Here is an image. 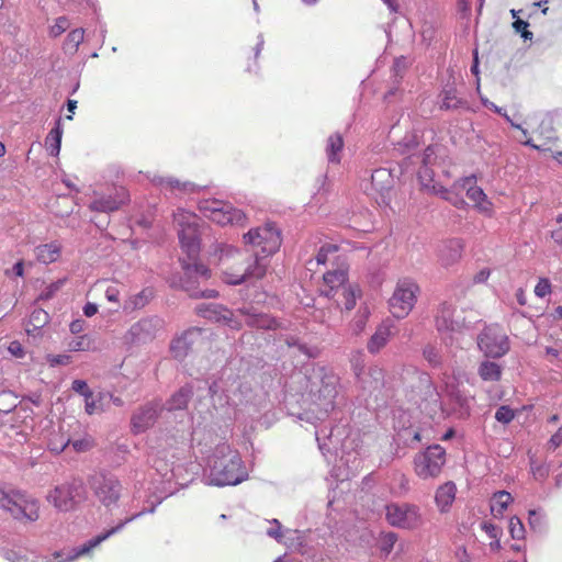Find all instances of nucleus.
I'll return each instance as SVG.
<instances>
[{"label": "nucleus", "instance_id": "f257e3e1", "mask_svg": "<svg viewBox=\"0 0 562 562\" xmlns=\"http://www.w3.org/2000/svg\"><path fill=\"white\" fill-rule=\"evenodd\" d=\"M173 220L178 226V235L181 248L188 255V260H181L186 278L182 280L181 284L183 290L187 291L189 295L194 299L216 297L218 295L217 291H199L191 281L193 277L203 278L205 280L211 277L210 269L196 261L200 252L198 215L193 212L183 209H178L177 212L173 214Z\"/></svg>", "mask_w": 562, "mask_h": 562}, {"label": "nucleus", "instance_id": "412c9836", "mask_svg": "<svg viewBox=\"0 0 562 562\" xmlns=\"http://www.w3.org/2000/svg\"><path fill=\"white\" fill-rule=\"evenodd\" d=\"M454 307L443 302L438 306L437 314L435 316V324L439 331H454L459 324L453 318Z\"/></svg>", "mask_w": 562, "mask_h": 562}, {"label": "nucleus", "instance_id": "393cba45", "mask_svg": "<svg viewBox=\"0 0 562 562\" xmlns=\"http://www.w3.org/2000/svg\"><path fill=\"white\" fill-rule=\"evenodd\" d=\"M361 296V290L357 284L345 286L344 290L336 296L333 297L340 308L345 311H351L355 308L357 299Z\"/></svg>", "mask_w": 562, "mask_h": 562}, {"label": "nucleus", "instance_id": "b1692460", "mask_svg": "<svg viewBox=\"0 0 562 562\" xmlns=\"http://www.w3.org/2000/svg\"><path fill=\"white\" fill-rule=\"evenodd\" d=\"M34 251L36 259L40 262L49 265L59 259L61 254V245L58 241H50L37 246Z\"/></svg>", "mask_w": 562, "mask_h": 562}, {"label": "nucleus", "instance_id": "4468645a", "mask_svg": "<svg viewBox=\"0 0 562 562\" xmlns=\"http://www.w3.org/2000/svg\"><path fill=\"white\" fill-rule=\"evenodd\" d=\"M164 322L157 316H149L134 323L125 334L131 344H146L154 340L162 329Z\"/></svg>", "mask_w": 562, "mask_h": 562}, {"label": "nucleus", "instance_id": "1a4fd4ad", "mask_svg": "<svg viewBox=\"0 0 562 562\" xmlns=\"http://www.w3.org/2000/svg\"><path fill=\"white\" fill-rule=\"evenodd\" d=\"M88 484L95 498L105 507L117 504L121 498L122 483L111 473H94L89 477Z\"/></svg>", "mask_w": 562, "mask_h": 562}, {"label": "nucleus", "instance_id": "4c0bfd02", "mask_svg": "<svg viewBox=\"0 0 562 562\" xmlns=\"http://www.w3.org/2000/svg\"><path fill=\"white\" fill-rule=\"evenodd\" d=\"M70 445V439L61 432L54 434L48 441V449L61 453Z\"/></svg>", "mask_w": 562, "mask_h": 562}, {"label": "nucleus", "instance_id": "a18cd8bd", "mask_svg": "<svg viewBox=\"0 0 562 562\" xmlns=\"http://www.w3.org/2000/svg\"><path fill=\"white\" fill-rule=\"evenodd\" d=\"M509 532L514 539H521L525 533L522 522L517 517H512L509 520Z\"/></svg>", "mask_w": 562, "mask_h": 562}, {"label": "nucleus", "instance_id": "a19ab883", "mask_svg": "<svg viewBox=\"0 0 562 562\" xmlns=\"http://www.w3.org/2000/svg\"><path fill=\"white\" fill-rule=\"evenodd\" d=\"M120 294H121V290L116 282L109 283L106 285V288L104 289L105 299L109 302L114 303L116 305H119V303H120Z\"/></svg>", "mask_w": 562, "mask_h": 562}, {"label": "nucleus", "instance_id": "f704fd0d", "mask_svg": "<svg viewBox=\"0 0 562 562\" xmlns=\"http://www.w3.org/2000/svg\"><path fill=\"white\" fill-rule=\"evenodd\" d=\"M166 186L175 193H193L206 186L196 184L190 181H180L179 179L168 178L165 181Z\"/></svg>", "mask_w": 562, "mask_h": 562}, {"label": "nucleus", "instance_id": "e433bc0d", "mask_svg": "<svg viewBox=\"0 0 562 562\" xmlns=\"http://www.w3.org/2000/svg\"><path fill=\"white\" fill-rule=\"evenodd\" d=\"M108 401V394L99 393L97 397L90 395L85 400V409L89 415L101 413L105 408V402Z\"/></svg>", "mask_w": 562, "mask_h": 562}, {"label": "nucleus", "instance_id": "0eeeda50", "mask_svg": "<svg viewBox=\"0 0 562 562\" xmlns=\"http://www.w3.org/2000/svg\"><path fill=\"white\" fill-rule=\"evenodd\" d=\"M199 209L205 217L222 226H245L247 224L246 214L229 202L215 199L204 200L200 203Z\"/></svg>", "mask_w": 562, "mask_h": 562}, {"label": "nucleus", "instance_id": "58836bf2", "mask_svg": "<svg viewBox=\"0 0 562 562\" xmlns=\"http://www.w3.org/2000/svg\"><path fill=\"white\" fill-rule=\"evenodd\" d=\"M201 329L200 328H192L190 330H187L183 333L181 337H179L172 345V349H184L188 347L189 344L193 342L194 338H198L201 336Z\"/></svg>", "mask_w": 562, "mask_h": 562}, {"label": "nucleus", "instance_id": "69168bd1", "mask_svg": "<svg viewBox=\"0 0 562 562\" xmlns=\"http://www.w3.org/2000/svg\"><path fill=\"white\" fill-rule=\"evenodd\" d=\"M491 276V270L487 269V268H484L482 270H480L473 278V281L475 283H483L485 281H487V279L490 278Z\"/></svg>", "mask_w": 562, "mask_h": 562}, {"label": "nucleus", "instance_id": "6e6d98bb", "mask_svg": "<svg viewBox=\"0 0 562 562\" xmlns=\"http://www.w3.org/2000/svg\"><path fill=\"white\" fill-rule=\"evenodd\" d=\"M425 389L426 394L428 395L429 400L437 405L439 403V393L437 392L436 387L432 385V383L429 380L425 381Z\"/></svg>", "mask_w": 562, "mask_h": 562}, {"label": "nucleus", "instance_id": "bb28decb", "mask_svg": "<svg viewBox=\"0 0 562 562\" xmlns=\"http://www.w3.org/2000/svg\"><path fill=\"white\" fill-rule=\"evenodd\" d=\"M345 142L339 133L329 135L326 142V155L330 164L339 165L341 161V153L344 150Z\"/></svg>", "mask_w": 562, "mask_h": 562}, {"label": "nucleus", "instance_id": "c9c22d12", "mask_svg": "<svg viewBox=\"0 0 562 562\" xmlns=\"http://www.w3.org/2000/svg\"><path fill=\"white\" fill-rule=\"evenodd\" d=\"M48 313L42 308L34 310L29 318L26 325V333L32 334L35 330L43 328L48 323Z\"/></svg>", "mask_w": 562, "mask_h": 562}, {"label": "nucleus", "instance_id": "864d4df0", "mask_svg": "<svg viewBox=\"0 0 562 562\" xmlns=\"http://www.w3.org/2000/svg\"><path fill=\"white\" fill-rule=\"evenodd\" d=\"M70 445L72 446L74 450L76 452H85L91 449L92 441L88 438L78 439L75 441H70Z\"/></svg>", "mask_w": 562, "mask_h": 562}, {"label": "nucleus", "instance_id": "052dcab7", "mask_svg": "<svg viewBox=\"0 0 562 562\" xmlns=\"http://www.w3.org/2000/svg\"><path fill=\"white\" fill-rule=\"evenodd\" d=\"M558 227L552 231L551 237L558 244L562 243V214H559L555 218Z\"/></svg>", "mask_w": 562, "mask_h": 562}, {"label": "nucleus", "instance_id": "680f3d73", "mask_svg": "<svg viewBox=\"0 0 562 562\" xmlns=\"http://www.w3.org/2000/svg\"><path fill=\"white\" fill-rule=\"evenodd\" d=\"M549 446L552 449H557L562 446V426L551 436Z\"/></svg>", "mask_w": 562, "mask_h": 562}, {"label": "nucleus", "instance_id": "ea45409f", "mask_svg": "<svg viewBox=\"0 0 562 562\" xmlns=\"http://www.w3.org/2000/svg\"><path fill=\"white\" fill-rule=\"evenodd\" d=\"M533 291L537 297L543 299L551 294L552 284L548 278H539Z\"/></svg>", "mask_w": 562, "mask_h": 562}, {"label": "nucleus", "instance_id": "13d9d810", "mask_svg": "<svg viewBox=\"0 0 562 562\" xmlns=\"http://www.w3.org/2000/svg\"><path fill=\"white\" fill-rule=\"evenodd\" d=\"M48 361L52 366H66L71 362V357L68 355L49 356Z\"/></svg>", "mask_w": 562, "mask_h": 562}, {"label": "nucleus", "instance_id": "aec40b11", "mask_svg": "<svg viewBox=\"0 0 562 562\" xmlns=\"http://www.w3.org/2000/svg\"><path fill=\"white\" fill-rule=\"evenodd\" d=\"M464 244L459 238L443 241L438 249L439 261L442 266L449 267L462 257Z\"/></svg>", "mask_w": 562, "mask_h": 562}, {"label": "nucleus", "instance_id": "49530a36", "mask_svg": "<svg viewBox=\"0 0 562 562\" xmlns=\"http://www.w3.org/2000/svg\"><path fill=\"white\" fill-rule=\"evenodd\" d=\"M338 251V247L336 245L326 244L321 247L316 255V261L318 265H324L327 261V257L329 254Z\"/></svg>", "mask_w": 562, "mask_h": 562}, {"label": "nucleus", "instance_id": "c85d7f7f", "mask_svg": "<svg viewBox=\"0 0 562 562\" xmlns=\"http://www.w3.org/2000/svg\"><path fill=\"white\" fill-rule=\"evenodd\" d=\"M502 367L493 361H482L477 368V374L483 381L498 382L502 378Z\"/></svg>", "mask_w": 562, "mask_h": 562}, {"label": "nucleus", "instance_id": "7ed1b4c3", "mask_svg": "<svg viewBox=\"0 0 562 562\" xmlns=\"http://www.w3.org/2000/svg\"><path fill=\"white\" fill-rule=\"evenodd\" d=\"M512 126L520 132V136L517 137L520 144L539 151H551L554 159L562 161V150H555L559 137L552 114H533L528 116L522 124L512 122Z\"/></svg>", "mask_w": 562, "mask_h": 562}, {"label": "nucleus", "instance_id": "423d86ee", "mask_svg": "<svg viewBox=\"0 0 562 562\" xmlns=\"http://www.w3.org/2000/svg\"><path fill=\"white\" fill-rule=\"evenodd\" d=\"M419 293L420 289L416 281L411 278L400 279L387 301L390 313L397 319L407 317L413 311Z\"/></svg>", "mask_w": 562, "mask_h": 562}, {"label": "nucleus", "instance_id": "f03ea898", "mask_svg": "<svg viewBox=\"0 0 562 562\" xmlns=\"http://www.w3.org/2000/svg\"><path fill=\"white\" fill-rule=\"evenodd\" d=\"M217 263L223 280L234 285L249 279H261L268 269V263L263 261V258L229 245H223L218 248Z\"/></svg>", "mask_w": 562, "mask_h": 562}, {"label": "nucleus", "instance_id": "bf43d9fd", "mask_svg": "<svg viewBox=\"0 0 562 562\" xmlns=\"http://www.w3.org/2000/svg\"><path fill=\"white\" fill-rule=\"evenodd\" d=\"M482 101L485 106L490 108L495 113L503 115L510 124H512V122H515L506 112L503 111V108L497 106L495 103H493L486 99H482Z\"/></svg>", "mask_w": 562, "mask_h": 562}, {"label": "nucleus", "instance_id": "9b49d317", "mask_svg": "<svg viewBox=\"0 0 562 562\" xmlns=\"http://www.w3.org/2000/svg\"><path fill=\"white\" fill-rule=\"evenodd\" d=\"M477 345L486 357L501 358L509 351V339L499 326H488L479 336Z\"/></svg>", "mask_w": 562, "mask_h": 562}, {"label": "nucleus", "instance_id": "7c9ffc66", "mask_svg": "<svg viewBox=\"0 0 562 562\" xmlns=\"http://www.w3.org/2000/svg\"><path fill=\"white\" fill-rule=\"evenodd\" d=\"M193 391L190 386H183L176 392L168 401V409H184L191 400Z\"/></svg>", "mask_w": 562, "mask_h": 562}, {"label": "nucleus", "instance_id": "dca6fc26", "mask_svg": "<svg viewBox=\"0 0 562 562\" xmlns=\"http://www.w3.org/2000/svg\"><path fill=\"white\" fill-rule=\"evenodd\" d=\"M77 492L78 485L65 482L50 490L46 495V501L59 512H69L77 505Z\"/></svg>", "mask_w": 562, "mask_h": 562}, {"label": "nucleus", "instance_id": "c756f323", "mask_svg": "<svg viewBox=\"0 0 562 562\" xmlns=\"http://www.w3.org/2000/svg\"><path fill=\"white\" fill-rule=\"evenodd\" d=\"M154 297V291L150 288H145L135 295L130 296L124 303L125 311H135L146 306Z\"/></svg>", "mask_w": 562, "mask_h": 562}, {"label": "nucleus", "instance_id": "5701e85b", "mask_svg": "<svg viewBox=\"0 0 562 562\" xmlns=\"http://www.w3.org/2000/svg\"><path fill=\"white\" fill-rule=\"evenodd\" d=\"M392 335V324L390 322H384L378 326L375 333L371 336L368 341V350L371 353L379 352L389 341Z\"/></svg>", "mask_w": 562, "mask_h": 562}, {"label": "nucleus", "instance_id": "0e129e2a", "mask_svg": "<svg viewBox=\"0 0 562 562\" xmlns=\"http://www.w3.org/2000/svg\"><path fill=\"white\" fill-rule=\"evenodd\" d=\"M428 190L436 195H439L441 199H443L450 191V189H447L446 187L434 183L431 187L428 188Z\"/></svg>", "mask_w": 562, "mask_h": 562}, {"label": "nucleus", "instance_id": "a211bd4d", "mask_svg": "<svg viewBox=\"0 0 562 562\" xmlns=\"http://www.w3.org/2000/svg\"><path fill=\"white\" fill-rule=\"evenodd\" d=\"M159 415L157 404L149 403L139 407L132 416L131 425L134 434H142L150 428Z\"/></svg>", "mask_w": 562, "mask_h": 562}, {"label": "nucleus", "instance_id": "4d7b16f0", "mask_svg": "<svg viewBox=\"0 0 562 562\" xmlns=\"http://www.w3.org/2000/svg\"><path fill=\"white\" fill-rule=\"evenodd\" d=\"M8 351L16 357V358H23L24 357V349L20 341L13 340L9 344Z\"/></svg>", "mask_w": 562, "mask_h": 562}, {"label": "nucleus", "instance_id": "39448f33", "mask_svg": "<svg viewBox=\"0 0 562 562\" xmlns=\"http://www.w3.org/2000/svg\"><path fill=\"white\" fill-rule=\"evenodd\" d=\"M243 239L245 245L251 246L255 250L254 255L263 258V261L267 263V258L276 254L282 243L281 231L273 223H266L262 226L250 229L244 234Z\"/></svg>", "mask_w": 562, "mask_h": 562}, {"label": "nucleus", "instance_id": "8fccbe9b", "mask_svg": "<svg viewBox=\"0 0 562 562\" xmlns=\"http://www.w3.org/2000/svg\"><path fill=\"white\" fill-rule=\"evenodd\" d=\"M68 27V20L64 16L58 18L56 23L50 27V35L56 37L66 31Z\"/></svg>", "mask_w": 562, "mask_h": 562}, {"label": "nucleus", "instance_id": "de8ad7c7", "mask_svg": "<svg viewBox=\"0 0 562 562\" xmlns=\"http://www.w3.org/2000/svg\"><path fill=\"white\" fill-rule=\"evenodd\" d=\"M71 389L82 395L86 398H88L90 395H92L93 393L91 392V390L89 389L88 384L86 381L83 380H75L72 381V384H71Z\"/></svg>", "mask_w": 562, "mask_h": 562}, {"label": "nucleus", "instance_id": "4be33fe9", "mask_svg": "<svg viewBox=\"0 0 562 562\" xmlns=\"http://www.w3.org/2000/svg\"><path fill=\"white\" fill-rule=\"evenodd\" d=\"M457 487L453 482H446L440 485L435 494V502L441 513H446L454 502Z\"/></svg>", "mask_w": 562, "mask_h": 562}, {"label": "nucleus", "instance_id": "20e7f679", "mask_svg": "<svg viewBox=\"0 0 562 562\" xmlns=\"http://www.w3.org/2000/svg\"><path fill=\"white\" fill-rule=\"evenodd\" d=\"M0 507L13 519L30 524L40 519L41 504L34 496L20 491L0 487Z\"/></svg>", "mask_w": 562, "mask_h": 562}, {"label": "nucleus", "instance_id": "6ab92c4d", "mask_svg": "<svg viewBox=\"0 0 562 562\" xmlns=\"http://www.w3.org/2000/svg\"><path fill=\"white\" fill-rule=\"evenodd\" d=\"M351 284L352 283L348 282V272L346 269L330 270L323 276L322 293L329 299L336 297L345 286Z\"/></svg>", "mask_w": 562, "mask_h": 562}, {"label": "nucleus", "instance_id": "c03bdc74", "mask_svg": "<svg viewBox=\"0 0 562 562\" xmlns=\"http://www.w3.org/2000/svg\"><path fill=\"white\" fill-rule=\"evenodd\" d=\"M91 340L88 336H79L69 342L70 351H85L90 348Z\"/></svg>", "mask_w": 562, "mask_h": 562}, {"label": "nucleus", "instance_id": "72a5a7b5", "mask_svg": "<svg viewBox=\"0 0 562 562\" xmlns=\"http://www.w3.org/2000/svg\"><path fill=\"white\" fill-rule=\"evenodd\" d=\"M464 105V102L459 98L456 88L449 87L443 89L441 93V110H456Z\"/></svg>", "mask_w": 562, "mask_h": 562}, {"label": "nucleus", "instance_id": "37998d69", "mask_svg": "<svg viewBox=\"0 0 562 562\" xmlns=\"http://www.w3.org/2000/svg\"><path fill=\"white\" fill-rule=\"evenodd\" d=\"M423 355L431 366H439L441 362L439 350L431 345H428L424 348Z\"/></svg>", "mask_w": 562, "mask_h": 562}, {"label": "nucleus", "instance_id": "cd10ccee", "mask_svg": "<svg viewBox=\"0 0 562 562\" xmlns=\"http://www.w3.org/2000/svg\"><path fill=\"white\" fill-rule=\"evenodd\" d=\"M238 313L245 317L246 325L262 329H276L278 322L266 314H250L244 310H239Z\"/></svg>", "mask_w": 562, "mask_h": 562}, {"label": "nucleus", "instance_id": "f3484780", "mask_svg": "<svg viewBox=\"0 0 562 562\" xmlns=\"http://www.w3.org/2000/svg\"><path fill=\"white\" fill-rule=\"evenodd\" d=\"M196 312L201 316L210 321L223 323L232 329L239 330L243 325L241 321L231 310L222 305L200 304L196 306Z\"/></svg>", "mask_w": 562, "mask_h": 562}, {"label": "nucleus", "instance_id": "603ef678", "mask_svg": "<svg viewBox=\"0 0 562 562\" xmlns=\"http://www.w3.org/2000/svg\"><path fill=\"white\" fill-rule=\"evenodd\" d=\"M397 540V537L394 532H389L386 535H384L383 539H382V551H384L385 553H390L391 550L393 549L395 542Z\"/></svg>", "mask_w": 562, "mask_h": 562}, {"label": "nucleus", "instance_id": "338daca9", "mask_svg": "<svg viewBox=\"0 0 562 562\" xmlns=\"http://www.w3.org/2000/svg\"><path fill=\"white\" fill-rule=\"evenodd\" d=\"M483 529L493 539H497L499 536V529L495 525L484 524Z\"/></svg>", "mask_w": 562, "mask_h": 562}, {"label": "nucleus", "instance_id": "a878e982", "mask_svg": "<svg viewBox=\"0 0 562 562\" xmlns=\"http://www.w3.org/2000/svg\"><path fill=\"white\" fill-rule=\"evenodd\" d=\"M143 513H138V514L132 516L131 518H127L125 521L119 524L116 527H113V528L109 529L108 531H105L104 533H101V535L92 538L91 540H89L88 542H86L85 544H82L78 549L76 555L79 557V555H82V554H86V553L90 552L93 548H95L101 542L106 540L110 536H112V535L116 533L117 531H120L124 527V525L126 522L132 521L136 517H139Z\"/></svg>", "mask_w": 562, "mask_h": 562}, {"label": "nucleus", "instance_id": "2f4dec72", "mask_svg": "<svg viewBox=\"0 0 562 562\" xmlns=\"http://www.w3.org/2000/svg\"><path fill=\"white\" fill-rule=\"evenodd\" d=\"M63 130L60 127V121L57 122L56 126L50 130L45 139L46 150L50 156H58L61 145Z\"/></svg>", "mask_w": 562, "mask_h": 562}, {"label": "nucleus", "instance_id": "3c124183", "mask_svg": "<svg viewBox=\"0 0 562 562\" xmlns=\"http://www.w3.org/2000/svg\"><path fill=\"white\" fill-rule=\"evenodd\" d=\"M83 34L85 32L82 29L72 30L68 34L67 41L72 45L74 48H78L79 44L83 41Z\"/></svg>", "mask_w": 562, "mask_h": 562}, {"label": "nucleus", "instance_id": "e2e57ef3", "mask_svg": "<svg viewBox=\"0 0 562 562\" xmlns=\"http://www.w3.org/2000/svg\"><path fill=\"white\" fill-rule=\"evenodd\" d=\"M454 554L459 562H470L471 561V555L468 552L467 548L463 546L458 547Z\"/></svg>", "mask_w": 562, "mask_h": 562}, {"label": "nucleus", "instance_id": "ddd939ff", "mask_svg": "<svg viewBox=\"0 0 562 562\" xmlns=\"http://www.w3.org/2000/svg\"><path fill=\"white\" fill-rule=\"evenodd\" d=\"M386 519L395 527L413 529L420 522L419 508L412 504H390L386 506Z\"/></svg>", "mask_w": 562, "mask_h": 562}, {"label": "nucleus", "instance_id": "473e14b6", "mask_svg": "<svg viewBox=\"0 0 562 562\" xmlns=\"http://www.w3.org/2000/svg\"><path fill=\"white\" fill-rule=\"evenodd\" d=\"M513 502L510 493L506 491L496 492L491 502V510L495 517L502 516L507 509L508 505Z\"/></svg>", "mask_w": 562, "mask_h": 562}, {"label": "nucleus", "instance_id": "6e6552de", "mask_svg": "<svg viewBox=\"0 0 562 562\" xmlns=\"http://www.w3.org/2000/svg\"><path fill=\"white\" fill-rule=\"evenodd\" d=\"M414 472L422 480L437 479L446 464V450L439 446H429L414 457Z\"/></svg>", "mask_w": 562, "mask_h": 562}, {"label": "nucleus", "instance_id": "f8f14e48", "mask_svg": "<svg viewBox=\"0 0 562 562\" xmlns=\"http://www.w3.org/2000/svg\"><path fill=\"white\" fill-rule=\"evenodd\" d=\"M467 189V196L473 202V207L486 217L494 216V204L487 198L483 189L476 186L475 176L464 177L454 182L452 189L456 188Z\"/></svg>", "mask_w": 562, "mask_h": 562}, {"label": "nucleus", "instance_id": "9d476101", "mask_svg": "<svg viewBox=\"0 0 562 562\" xmlns=\"http://www.w3.org/2000/svg\"><path fill=\"white\" fill-rule=\"evenodd\" d=\"M212 474L216 485H236L244 481L246 472L243 461L237 452L218 459L212 467Z\"/></svg>", "mask_w": 562, "mask_h": 562}, {"label": "nucleus", "instance_id": "2eb2a0df", "mask_svg": "<svg viewBox=\"0 0 562 562\" xmlns=\"http://www.w3.org/2000/svg\"><path fill=\"white\" fill-rule=\"evenodd\" d=\"M89 209L93 212L110 213L120 210L130 202V193L124 187H113L108 193H94Z\"/></svg>", "mask_w": 562, "mask_h": 562}, {"label": "nucleus", "instance_id": "5fc2aeb1", "mask_svg": "<svg viewBox=\"0 0 562 562\" xmlns=\"http://www.w3.org/2000/svg\"><path fill=\"white\" fill-rule=\"evenodd\" d=\"M443 200L450 202L456 207H463L465 205V201L462 199V196L454 192L453 190H450L449 193L443 198Z\"/></svg>", "mask_w": 562, "mask_h": 562}, {"label": "nucleus", "instance_id": "774afa93", "mask_svg": "<svg viewBox=\"0 0 562 562\" xmlns=\"http://www.w3.org/2000/svg\"><path fill=\"white\" fill-rule=\"evenodd\" d=\"M86 322L83 319H76L70 324V331L72 334H79L83 331Z\"/></svg>", "mask_w": 562, "mask_h": 562}, {"label": "nucleus", "instance_id": "79ce46f5", "mask_svg": "<svg viewBox=\"0 0 562 562\" xmlns=\"http://www.w3.org/2000/svg\"><path fill=\"white\" fill-rule=\"evenodd\" d=\"M514 417H515L514 411L507 405H503V406L498 407L495 413V419L503 424L510 423L514 419Z\"/></svg>", "mask_w": 562, "mask_h": 562}, {"label": "nucleus", "instance_id": "09e8293b", "mask_svg": "<svg viewBox=\"0 0 562 562\" xmlns=\"http://www.w3.org/2000/svg\"><path fill=\"white\" fill-rule=\"evenodd\" d=\"M528 26V22L520 19H517L513 23V27L515 29V31L520 33L521 37H524L525 40H529L532 37V33L527 30Z\"/></svg>", "mask_w": 562, "mask_h": 562}]
</instances>
